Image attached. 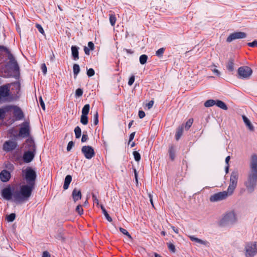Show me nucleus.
<instances>
[{
    "label": "nucleus",
    "mask_w": 257,
    "mask_h": 257,
    "mask_svg": "<svg viewBox=\"0 0 257 257\" xmlns=\"http://www.w3.org/2000/svg\"><path fill=\"white\" fill-rule=\"evenodd\" d=\"M36 27L40 33H41L42 34H44V31L42 27L40 24H36Z\"/></svg>",
    "instance_id": "obj_53"
},
{
    "label": "nucleus",
    "mask_w": 257,
    "mask_h": 257,
    "mask_svg": "<svg viewBox=\"0 0 257 257\" xmlns=\"http://www.w3.org/2000/svg\"><path fill=\"white\" fill-rule=\"evenodd\" d=\"M169 153L170 158L172 161H173L175 157V151L174 147L173 145L171 146L169 149Z\"/></svg>",
    "instance_id": "obj_24"
},
{
    "label": "nucleus",
    "mask_w": 257,
    "mask_h": 257,
    "mask_svg": "<svg viewBox=\"0 0 257 257\" xmlns=\"http://www.w3.org/2000/svg\"><path fill=\"white\" fill-rule=\"evenodd\" d=\"M93 123L95 125L98 123V114L97 111H96L94 114Z\"/></svg>",
    "instance_id": "obj_42"
},
{
    "label": "nucleus",
    "mask_w": 257,
    "mask_h": 257,
    "mask_svg": "<svg viewBox=\"0 0 257 257\" xmlns=\"http://www.w3.org/2000/svg\"><path fill=\"white\" fill-rule=\"evenodd\" d=\"M72 52V56L74 60H77L79 59V48L76 46H72L71 48Z\"/></svg>",
    "instance_id": "obj_19"
},
{
    "label": "nucleus",
    "mask_w": 257,
    "mask_h": 257,
    "mask_svg": "<svg viewBox=\"0 0 257 257\" xmlns=\"http://www.w3.org/2000/svg\"><path fill=\"white\" fill-rule=\"evenodd\" d=\"M147 60H148V56H147V55H146L145 54H143V55H141L140 57V59H139L140 62L142 65L145 64L147 62Z\"/></svg>",
    "instance_id": "obj_33"
},
{
    "label": "nucleus",
    "mask_w": 257,
    "mask_h": 257,
    "mask_svg": "<svg viewBox=\"0 0 257 257\" xmlns=\"http://www.w3.org/2000/svg\"><path fill=\"white\" fill-rule=\"evenodd\" d=\"M19 136L25 138L30 135V127L29 123L25 122L23 123V126L21 127L19 131Z\"/></svg>",
    "instance_id": "obj_12"
},
{
    "label": "nucleus",
    "mask_w": 257,
    "mask_h": 257,
    "mask_svg": "<svg viewBox=\"0 0 257 257\" xmlns=\"http://www.w3.org/2000/svg\"><path fill=\"white\" fill-rule=\"evenodd\" d=\"M184 128V125L182 124L181 126H179L176 131L175 134V139L177 141H178L181 137L182 136Z\"/></svg>",
    "instance_id": "obj_21"
},
{
    "label": "nucleus",
    "mask_w": 257,
    "mask_h": 257,
    "mask_svg": "<svg viewBox=\"0 0 257 257\" xmlns=\"http://www.w3.org/2000/svg\"><path fill=\"white\" fill-rule=\"evenodd\" d=\"M189 238L191 240L193 241H195L197 243H199L200 244H204V242L201 239H199L197 237H195L193 236H189Z\"/></svg>",
    "instance_id": "obj_37"
},
{
    "label": "nucleus",
    "mask_w": 257,
    "mask_h": 257,
    "mask_svg": "<svg viewBox=\"0 0 257 257\" xmlns=\"http://www.w3.org/2000/svg\"><path fill=\"white\" fill-rule=\"evenodd\" d=\"M135 132H133L131 134L130 136V138H129V142H131L134 138V137H135Z\"/></svg>",
    "instance_id": "obj_63"
},
{
    "label": "nucleus",
    "mask_w": 257,
    "mask_h": 257,
    "mask_svg": "<svg viewBox=\"0 0 257 257\" xmlns=\"http://www.w3.org/2000/svg\"><path fill=\"white\" fill-rule=\"evenodd\" d=\"M2 50L5 51L7 53H8V57L9 60V61H11V60H12L13 59L15 58L14 56L13 55V54L11 53V52L9 50V49L7 48H6V47L4 46V48H2Z\"/></svg>",
    "instance_id": "obj_34"
},
{
    "label": "nucleus",
    "mask_w": 257,
    "mask_h": 257,
    "mask_svg": "<svg viewBox=\"0 0 257 257\" xmlns=\"http://www.w3.org/2000/svg\"><path fill=\"white\" fill-rule=\"evenodd\" d=\"M216 105L219 107V108L223 109V110H227V106L226 105V104L223 102L221 100H217L216 101Z\"/></svg>",
    "instance_id": "obj_26"
},
{
    "label": "nucleus",
    "mask_w": 257,
    "mask_h": 257,
    "mask_svg": "<svg viewBox=\"0 0 257 257\" xmlns=\"http://www.w3.org/2000/svg\"><path fill=\"white\" fill-rule=\"evenodd\" d=\"M133 170H134V172L135 174L136 182L137 184H138V173L137 172V170L136 169V168H133Z\"/></svg>",
    "instance_id": "obj_59"
},
{
    "label": "nucleus",
    "mask_w": 257,
    "mask_h": 257,
    "mask_svg": "<svg viewBox=\"0 0 257 257\" xmlns=\"http://www.w3.org/2000/svg\"><path fill=\"white\" fill-rule=\"evenodd\" d=\"M6 111L3 109L0 108V119L4 118L5 116Z\"/></svg>",
    "instance_id": "obj_52"
},
{
    "label": "nucleus",
    "mask_w": 257,
    "mask_h": 257,
    "mask_svg": "<svg viewBox=\"0 0 257 257\" xmlns=\"http://www.w3.org/2000/svg\"><path fill=\"white\" fill-rule=\"evenodd\" d=\"M16 218V214L15 213H11L6 217L7 220L9 222H13Z\"/></svg>",
    "instance_id": "obj_40"
},
{
    "label": "nucleus",
    "mask_w": 257,
    "mask_h": 257,
    "mask_svg": "<svg viewBox=\"0 0 257 257\" xmlns=\"http://www.w3.org/2000/svg\"><path fill=\"white\" fill-rule=\"evenodd\" d=\"M17 146V144L14 141H6L3 145V150L6 152H10L15 149Z\"/></svg>",
    "instance_id": "obj_14"
},
{
    "label": "nucleus",
    "mask_w": 257,
    "mask_h": 257,
    "mask_svg": "<svg viewBox=\"0 0 257 257\" xmlns=\"http://www.w3.org/2000/svg\"><path fill=\"white\" fill-rule=\"evenodd\" d=\"M212 72L216 74L217 76H219L220 75V72L216 69H214L213 70H212Z\"/></svg>",
    "instance_id": "obj_64"
},
{
    "label": "nucleus",
    "mask_w": 257,
    "mask_h": 257,
    "mask_svg": "<svg viewBox=\"0 0 257 257\" xmlns=\"http://www.w3.org/2000/svg\"><path fill=\"white\" fill-rule=\"evenodd\" d=\"M226 68L229 72H232L234 70V59L230 58L226 65Z\"/></svg>",
    "instance_id": "obj_23"
},
{
    "label": "nucleus",
    "mask_w": 257,
    "mask_h": 257,
    "mask_svg": "<svg viewBox=\"0 0 257 257\" xmlns=\"http://www.w3.org/2000/svg\"><path fill=\"white\" fill-rule=\"evenodd\" d=\"M14 115L16 120H22L24 117V115L21 109L17 106H14Z\"/></svg>",
    "instance_id": "obj_15"
},
{
    "label": "nucleus",
    "mask_w": 257,
    "mask_h": 257,
    "mask_svg": "<svg viewBox=\"0 0 257 257\" xmlns=\"http://www.w3.org/2000/svg\"><path fill=\"white\" fill-rule=\"evenodd\" d=\"M39 101L41 106L42 107V109L45 110V106L44 102L43 101L42 97H40L39 98Z\"/></svg>",
    "instance_id": "obj_55"
},
{
    "label": "nucleus",
    "mask_w": 257,
    "mask_h": 257,
    "mask_svg": "<svg viewBox=\"0 0 257 257\" xmlns=\"http://www.w3.org/2000/svg\"><path fill=\"white\" fill-rule=\"evenodd\" d=\"M73 73L74 75L75 76H77L78 74L80 72V67L78 64H75L73 65Z\"/></svg>",
    "instance_id": "obj_32"
},
{
    "label": "nucleus",
    "mask_w": 257,
    "mask_h": 257,
    "mask_svg": "<svg viewBox=\"0 0 257 257\" xmlns=\"http://www.w3.org/2000/svg\"><path fill=\"white\" fill-rule=\"evenodd\" d=\"M10 95V84H6L0 86V102L7 101Z\"/></svg>",
    "instance_id": "obj_8"
},
{
    "label": "nucleus",
    "mask_w": 257,
    "mask_h": 257,
    "mask_svg": "<svg viewBox=\"0 0 257 257\" xmlns=\"http://www.w3.org/2000/svg\"><path fill=\"white\" fill-rule=\"evenodd\" d=\"M216 104V101L213 99H209L204 103V106L206 107L212 106Z\"/></svg>",
    "instance_id": "obj_29"
},
{
    "label": "nucleus",
    "mask_w": 257,
    "mask_h": 257,
    "mask_svg": "<svg viewBox=\"0 0 257 257\" xmlns=\"http://www.w3.org/2000/svg\"><path fill=\"white\" fill-rule=\"evenodd\" d=\"M15 191L12 192L10 187L4 188L2 190V195L4 199L9 200L12 199V196L14 197Z\"/></svg>",
    "instance_id": "obj_13"
},
{
    "label": "nucleus",
    "mask_w": 257,
    "mask_h": 257,
    "mask_svg": "<svg viewBox=\"0 0 257 257\" xmlns=\"http://www.w3.org/2000/svg\"><path fill=\"white\" fill-rule=\"evenodd\" d=\"M120 231L124 235H126L129 238L132 239V237L129 232L124 228L119 227Z\"/></svg>",
    "instance_id": "obj_41"
},
{
    "label": "nucleus",
    "mask_w": 257,
    "mask_h": 257,
    "mask_svg": "<svg viewBox=\"0 0 257 257\" xmlns=\"http://www.w3.org/2000/svg\"><path fill=\"white\" fill-rule=\"evenodd\" d=\"M74 133L76 139H79L81 136V130L79 126H76L74 129Z\"/></svg>",
    "instance_id": "obj_30"
},
{
    "label": "nucleus",
    "mask_w": 257,
    "mask_h": 257,
    "mask_svg": "<svg viewBox=\"0 0 257 257\" xmlns=\"http://www.w3.org/2000/svg\"><path fill=\"white\" fill-rule=\"evenodd\" d=\"M154 103V102L153 100L150 101L149 102L146 104V106L148 107V109L151 108L153 106Z\"/></svg>",
    "instance_id": "obj_58"
},
{
    "label": "nucleus",
    "mask_w": 257,
    "mask_h": 257,
    "mask_svg": "<svg viewBox=\"0 0 257 257\" xmlns=\"http://www.w3.org/2000/svg\"><path fill=\"white\" fill-rule=\"evenodd\" d=\"M193 120L192 118L189 119L185 123V128L186 130H188L192 125Z\"/></svg>",
    "instance_id": "obj_38"
},
{
    "label": "nucleus",
    "mask_w": 257,
    "mask_h": 257,
    "mask_svg": "<svg viewBox=\"0 0 257 257\" xmlns=\"http://www.w3.org/2000/svg\"><path fill=\"white\" fill-rule=\"evenodd\" d=\"M167 244L169 251L171 252L175 253L176 252L175 246L170 242H168Z\"/></svg>",
    "instance_id": "obj_35"
},
{
    "label": "nucleus",
    "mask_w": 257,
    "mask_h": 257,
    "mask_svg": "<svg viewBox=\"0 0 257 257\" xmlns=\"http://www.w3.org/2000/svg\"><path fill=\"white\" fill-rule=\"evenodd\" d=\"M133 155H134V158H135V160L137 161V162H139L141 160V155L140 154V153L137 151H134L133 152Z\"/></svg>",
    "instance_id": "obj_43"
},
{
    "label": "nucleus",
    "mask_w": 257,
    "mask_h": 257,
    "mask_svg": "<svg viewBox=\"0 0 257 257\" xmlns=\"http://www.w3.org/2000/svg\"><path fill=\"white\" fill-rule=\"evenodd\" d=\"M109 20L110 23L112 26H114L115 24L116 18L114 14H109Z\"/></svg>",
    "instance_id": "obj_27"
},
{
    "label": "nucleus",
    "mask_w": 257,
    "mask_h": 257,
    "mask_svg": "<svg viewBox=\"0 0 257 257\" xmlns=\"http://www.w3.org/2000/svg\"><path fill=\"white\" fill-rule=\"evenodd\" d=\"M76 211L80 215H81L83 213V209L82 208V206L81 205H78L77 206Z\"/></svg>",
    "instance_id": "obj_44"
},
{
    "label": "nucleus",
    "mask_w": 257,
    "mask_h": 257,
    "mask_svg": "<svg viewBox=\"0 0 257 257\" xmlns=\"http://www.w3.org/2000/svg\"><path fill=\"white\" fill-rule=\"evenodd\" d=\"M236 187L232 185H229L228 187L227 193H228V196L232 194L234 189Z\"/></svg>",
    "instance_id": "obj_36"
},
{
    "label": "nucleus",
    "mask_w": 257,
    "mask_h": 257,
    "mask_svg": "<svg viewBox=\"0 0 257 257\" xmlns=\"http://www.w3.org/2000/svg\"><path fill=\"white\" fill-rule=\"evenodd\" d=\"M41 69L42 72H43L44 74H46L47 73V67L45 63H43L41 65Z\"/></svg>",
    "instance_id": "obj_56"
},
{
    "label": "nucleus",
    "mask_w": 257,
    "mask_h": 257,
    "mask_svg": "<svg viewBox=\"0 0 257 257\" xmlns=\"http://www.w3.org/2000/svg\"><path fill=\"white\" fill-rule=\"evenodd\" d=\"M94 74H95V71H94V69L92 68H89L87 71V75L89 77L93 76L94 75Z\"/></svg>",
    "instance_id": "obj_45"
},
{
    "label": "nucleus",
    "mask_w": 257,
    "mask_h": 257,
    "mask_svg": "<svg viewBox=\"0 0 257 257\" xmlns=\"http://www.w3.org/2000/svg\"><path fill=\"white\" fill-rule=\"evenodd\" d=\"M246 37V34L245 33L242 32H236L230 34L227 38L226 41L230 43L234 40L245 38Z\"/></svg>",
    "instance_id": "obj_11"
},
{
    "label": "nucleus",
    "mask_w": 257,
    "mask_h": 257,
    "mask_svg": "<svg viewBox=\"0 0 257 257\" xmlns=\"http://www.w3.org/2000/svg\"><path fill=\"white\" fill-rule=\"evenodd\" d=\"M74 143L73 141H70L68 143L67 147V151H70L72 147L74 146Z\"/></svg>",
    "instance_id": "obj_49"
},
{
    "label": "nucleus",
    "mask_w": 257,
    "mask_h": 257,
    "mask_svg": "<svg viewBox=\"0 0 257 257\" xmlns=\"http://www.w3.org/2000/svg\"><path fill=\"white\" fill-rule=\"evenodd\" d=\"M72 196L75 202L80 200L82 197L81 190H78L76 188L74 189L72 191Z\"/></svg>",
    "instance_id": "obj_18"
},
{
    "label": "nucleus",
    "mask_w": 257,
    "mask_h": 257,
    "mask_svg": "<svg viewBox=\"0 0 257 257\" xmlns=\"http://www.w3.org/2000/svg\"><path fill=\"white\" fill-rule=\"evenodd\" d=\"M249 167L250 172L244 185L247 190L252 192L254 191L257 184V155L256 154L251 155Z\"/></svg>",
    "instance_id": "obj_1"
},
{
    "label": "nucleus",
    "mask_w": 257,
    "mask_h": 257,
    "mask_svg": "<svg viewBox=\"0 0 257 257\" xmlns=\"http://www.w3.org/2000/svg\"><path fill=\"white\" fill-rule=\"evenodd\" d=\"M82 153L87 159H91L95 156L94 149L90 146H83L81 149Z\"/></svg>",
    "instance_id": "obj_9"
},
{
    "label": "nucleus",
    "mask_w": 257,
    "mask_h": 257,
    "mask_svg": "<svg viewBox=\"0 0 257 257\" xmlns=\"http://www.w3.org/2000/svg\"><path fill=\"white\" fill-rule=\"evenodd\" d=\"M164 51L165 49L164 48H161L156 51V55L159 57H162L164 53Z\"/></svg>",
    "instance_id": "obj_39"
},
{
    "label": "nucleus",
    "mask_w": 257,
    "mask_h": 257,
    "mask_svg": "<svg viewBox=\"0 0 257 257\" xmlns=\"http://www.w3.org/2000/svg\"><path fill=\"white\" fill-rule=\"evenodd\" d=\"M88 46L91 50H93L94 49V45L92 42H89L88 43Z\"/></svg>",
    "instance_id": "obj_60"
},
{
    "label": "nucleus",
    "mask_w": 257,
    "mask_h": 257,
    "mask_svg": "<svg viewBox=\"0 0 257 257\" xmlns=\"http://www.w3.org/2000/svg\"><path fill=\"white\" fill-rule=\"evenodd\" d=\"M10 63L11 64H12V65L14 66V67L15 68V69H18V63H17V61L15 60V59H13L12 60H11V61H9Z\"/></svg>",
    "instance_id": "obj_46"
},
{
    "label": "nucleus",
    "mask_w": 257,
    "mask_h": 257,
    "mask_svg": "<svg viewBox=\"0 0 257 257\" xmlns=\"http://www.w3.org/2000/svg\"><path fill=\"white\" fill-rule=\"evenodd\" d=\"M237 219L235 213L230 211L226 213L220 221V225L223 226L232 224L236 222Z\"/></svg>",
    "instance_id": "obj_5"
},
{
    "label": "nucleus",
    "mask_w": 257,
    "mask_h": 257,
    "mask_svg": "<svg viewBox=\"0 0 257 257\" xmlns=\"http://www.w3.org/2000/svg\"><path fill=\"white\" fill-rule=\"evenodd\" d=\"M27 144L29 151L26 152L23 155V160L25 163H30L34 159L36 152V145L34 140H28Z\"/></svg>",
    "instance_id": "obj_3"
},
{
    "label": "nucleus",
    "mask_w": 257,
    "mask_h": 257,
    "mask_svg": "<svg viewBox=\"0 0 257 257\" xmlns=\"http://www.w3.org/2000/svg\"><path fill=\"white\" fill-rule=\"evenodd\" d=\"M92 198L93 202L95 203L97 205H99V200L97 198V197L95 194L93 193H92Z\"/></svg>",
    "instance_id": "obj_47"
},
{
    "label": "nucleus",
    "mask_w": 257,
    "mask_h": 257,
    "mask_svg": "<svg viewBox=\"0 0 257 257\" xmlns=\"http://www.w3.org/2000/svg\"><path fill=\"white\" fill-rule=\"evenodd\" d=\"M145 113L143 110H139V117L140 118H143L145 116Z\"/></svg>",
    "instance_id": "obj_57"
},
{
    "label": "nucleus",
    "mask_w": 257,
    "mask_h": 257,
    "mask_svg": "<svg viewBox=\"0 0 257 257\" xmlns=\"http://www.w3.org/2000/svg\"><path fill=\"white\" fill-rule=\"evenodd\" d=\"M228 197V193L226 191H223L215 193L210 197L211 202H217L226 199Z\"/></svg>",
    "instance_id": "obj_10"
},
{
    "label": "nucleus",
    "mask_w": 257,
    "mask_h": 257,
    "mask_svg": "<svg viewBox=\"0 0 257 257\" xmlns=\"http://www.w3.org/2000/svg\"><path fill=\"white\" fill-rule=\"evenodd\" d=\"M242 117L244 123L248 127V128L250 131H253L254 130V127L250 122V121H249V120L247 118V117L245 115H242Z\"/></svg>",
    "instance_id": "obj_20"
},
{
    "label": "nucleus",
    "mask_w": 257,
    "mask_h": 257,
    "mask_svg": "<svg viewBox=\"0 0 257 257\" xmlns=\"http://www.w3.org/2000/svg\"><path fill=\"white\" fill-rule=\"evenodd\" d=\"M238 174L237 171H233L231 173L230 177L229 185H232L236 187L238 181Z\"/></svg>",
    "instance_id": "obj_16"
},
{
    "label": "nucleus",
    "mask_w": 257,
    "mask_h": 257,
    "mask_svg": "<svg viewBox=\"0 0 257 257\" xmlns=\"http://www.w3.org/2000/svg\"><path fill=\"white\" fill-rule=\"evenodd\" d=\"M252 73V69L246 66L240 67L237 70L238 78L240 79H248Z\"/></svg>",
    "instance_id": "obj_6"
},
{
    "label": "nucleus",
    "mask_w": 257,
    "mask_h": 257,
    "mask_svg": "<svg viewBox=\"0 0 257 257\" xmlns=\"http://www.w3.org/2000/svg\"><path fill=\"white\" fill-rule=\"evenodd\" d=\"M72 181V177L70 175H68L65 177L64 183L63 185V188L64 190H66L68 188L69 184Z\"/></svg>",
    "instance_id": "obj_22"
},
{
    "label": "nucleus",
    "mask_w": 257,
    "mask_h": 257,
    "mask_svg": "<svg viewBox=\"0 0 257 257\" xmlns=\"http://www.w3.org/2000/svg\"><path fill=\"white\" fill-rule=\"evenodd\" d=\"M90 109V105L89 104H85L82 110V114L87 115Z\"/></svg>",
    "instance_id": "obj_31"
},
{
    "label": "nucleus",
    "mask_w": 257,
    "mask_h": 257,
    "mask_svg": "<svg viewBox=\"0 0 257 257\" xmlns=\"http://www.w3.org/2000/svg\"><path fill=\"white\" fill-rule=\"evenodd\" d=\"M80 122L83 125H86L88 122L87 115L81 114Z\"/></svg>",
    "instance_id": "obj_28"
},
{
    "label": "nucleus",
    "mask_w": 257,
    "mask_h": 257,
    "mask_svg": "<svg viewBox=\"0 0 257 257\" xmlns=\"http://www.w3.org/2000/svg\"><path fill=\"white\" fill-rule=\"evenodd\" d=\"M35 186L30 184L23 185L20 187V190L14 191V198L18 202H22L28 200L32 195Z\"/></svg>",
    "instance_id": "obj_2"
},
{
    "label": "nucleus",
    "mask_w": 257,
    "mask_h": 257,
    "mask_svg": "<svg viewBox=\"0 0 257 257\" xmlns=\"http://www.w3.org/2000/svg\"><path fill=\"white\" fill-rule=\"evenodd\" d=\"M24 173V178L28 184L35 186V182L37 179L36 171L31 167H28L25 170L23 171Z\"/></svg>",
    "instance_id": "obj_4"
},
{
    "label": "nucleus",
    "mask_w": 257,
    "mask_h": 257,
    "mask_svg": "<svg viewBox=\"0 0 257 257\" xmlns=\"http://www.w3.org/2000/svg\"><path fill=\"white\" fill-rule=\"evenodd\" d=\"M42 257H51L50 254L48 251H44L43 252Z\"/></svg>",
    "instance_id": "obj_61"
},
{
    "label": "nucleus",
    "mask_w": 257,
    "mask_h": 257,
    "mask_svg": "<svg viewBox=\"0 0 257 257\" xmlns=\"http://www.w3.org/2000/svg\"><path fill=\"white\" fill-rule=\"evenodd\" d=\"M100 208H101V209L102 210V213L104 214V215L105 216L106 219L109 222H111L112 221V219L111 217L109 216L108 213H107V212L106 210V209L104 208V207L102 205H100Z\"/></svg>",
    "instance_id": "obj_25"
},
{
    "label": "nucleus",
    "mask_w": 257,
    "mask_h": 257,
    "mask_svg": "<svg viewBox=\"0 0 257 257\" xmlns=\"http://www.w3.org/2000/svg\"><path fill=\"white\" fill-rule=\"evenodd\" d=\"M83 94V90L81 88H78L76 89L75 91V95L77 96L80 97Z\"/></svg>",
    "instance_id": "obj_48"
},
{
    "label": "nucleus",
    "mask_w": 257,
    "mask_h": 257,
    "mask_svg": "<svg viewBox=\"0 0 257 257\" xmlns=\"http://www.w3.org/2000/svg\"><path fill=\"white\" fill-rule=\"evenodd\" d=\"M257 253L256 242H248L245 246V255L246 257H253Z\"/></svg>",
    "instance_id": "obj_7"
},
{
    "label": "nucleus",
    "mask_w": 257,
    "mask_h": 257,
    "mask_svg": "<svg viewBox=\"0 0 257 257\" xmlns=\"http://www.w3.org/2000/svg\"><path fill=\"white\" fill-rule=\"evenodd\" d=\"M88 139V135L86 134L83 133L82 138H81V142H85L87 141V140Z\"/></svg>",
    "instance_id": "obj_54"
},
{
    "label": "nucleus",
    "mask_w": 257,
    "mask_h": 257,
    "mask_svg": "<svg viewBox=\"0 0 257 257\" xmlns=\"http://www.w3.org/2000/svg\"><path fill=\"white\" fill-rule=\"evenodd\" d=\"M247 45L250 47H257V40H254L252 42L248 43Z\"/></svg>",
    "instance_id": "obj_51"
},
{
    "label": "nucleus",
    "mask_w": 257,
    "mask_h": 257,
    "mask_svg": "<svg viewBox=\"0 0 257 257\" xmlns=\"http://www.w3.org/2000/svg\"><path fill=\"white\" fill-rule=\"evenodd\" d=\"M135 77L134 75H132L129 79L128 81V85L131 86L133 85L135 81Z\"/></svg>",
    "instance_id": "obj_50"
},
{
    "label": "nucleus",
    "mask_w": 257,
    "mask_h": 257,
    "mask_svg": "<svg viewBox=\"0 0 257 257\" xmlns=\"http://www.w3.org/2000/svg\"><path fill=\"white\" fill-rule=\"evenodd\" d=\"M11 178L10 173L6 170H3L0 173V179L3 182H6L8 181Z\"/></svg>",
    "instance_id": "obj_17"
},
{
    "label": "nucleus",
    "mask_w": 257,
    "mask_h": 257,
    "mask_svg": "<svg viewBox=\"0 0 257 257\" xmlns=\"http://www.w3.org/2000/svg\"><path fill=\"white\" fill-rule=\"evenodd\" d=\"M84 51L86 55H89L90 54V49L88 47L85 46L84 48Z\"/></svg>",
    "instance_id": "obj_62"
}]
</instances>
